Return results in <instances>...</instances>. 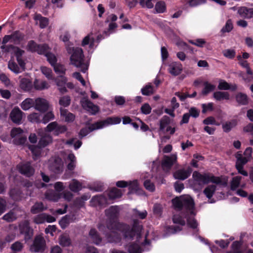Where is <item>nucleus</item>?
I'll use <instances>...</instances> for the list:
<instances>
[{"label": "nucleus", "mask_w": 253, "mask_h": 253, "mask_svg": "<svg viewBox=\"0 0 253 253\" xmlns=\"http://www.w3.org/2000/svg\"><path fill=\"white\" fill-rule=\"evenodd\" d=\"M119 211L117 206H112L106 210V215L109 221L107 222V227L101 224H99V230L104 233L108 241L111 243L120 242L121 233L123 234L126 239H131L135 234L137 237H139L142 228V225L137 221H135L131 230H130L128 225L118 222L117 218Z\"/></svg>", "instance_id": "f257e3e1"}, {"label": "nucleus", "mask_w": 253, "mask_h": 253, "mask_svg": "<svg viewBox=\"0 0 253 253\" xmlns=\"http://www.w3.org/2000/svg\"><path fill=\"white\" fill-rule=\"evenodd\" d=\"M0 48L3 52H11L13 56L8 63V68L15 74H18L26 70L27 59L24 56L25 53L24 50L19 47L12 44L1 45Z\"/></svg>", "instance_id": "f03ea898"}, {"label": "nucleus", "mask_w": 253, "mask_h": 253, "mask_svg": "<svg viewBox=\"0 0 253 253\" xmlns=\"http://www.w3.org/2000/svg\"><path fill=\"white\" fill-rule=\"evenodd\" d=\"M70 35L68 33L66 32L64 35H61L60 37V39L65 43L67 46V50L70 54H72L70 60L72 64L77 67L81 68V71L83 73H85L88 69V65L84 62V55L83 50L80 47H72L68 45L67 42L69 40Z\"/></svg>", "instance_id": "7ed1b4c3"}, {"label": "nucleus", "mask_w": 253, "mask_h": 253, "mask_svg": "<svg viewBox=\"0 0 253 253\" xmlns=\"http://www.w3.org/2000/svg\"><path fill=\"white\" fill-rule=\"evenodd\" d=\"M195 184L202 187L204 184L211 182L221 186H226L227 185V179L223 177L215 176L212 174L205 173L201 174L195 171L192 175Z\"/></svg>", "instance_id": "20e7f679"}, {"label": "nucleus", "mask_w": 253, "mask_h": 253, "mask_svg": "<svg viewBox=\"0 0 253 253\" xmlns=\"http://www.w3.org/2000/svg\"><path fill=\"white\" fill-rule=\"evenodd\" d=\"M121 121V119L119 117H109L103 121L98 122L91 125L88 127L82 129L79 134L83 137L94 130L100 129L109 125L119 124Z\"/></svg>", "instance_id": "39448f33"}, {"label": "nucleus", "mask_w": 253, "mask_h": 253, "mask_svg": "<svg viewBox=\"0 0 253 253\" xmlns=\"http://www.w3.org/2000/svg\"><path fill=\"white\" fill-rule=\"evenodd\" d=\"M172 204L174 207L177 209H186L187 211V213H190L191 216L195 214L194 211V201L189 196L186 195L176 198L172 200Z\"/></svg>", "instance_id": "423d86ee"}, {"label": "nucleus", "mask_w": 253, "mask_h": 253, "mask_svg": "<svg viewBox=\"0 0 253 253\" xmlns=\"http://www.w3.org/2000/svg\"><path fill=\"white\" fill-rule=\"evenodd\" d=\"M252 151L253 149L251 147H248L244 152V156L239 153L236 155L237 159L236 168L239 173L245 176H247L248 173L243 169V166L251 159Z\"/></svg>", "instance_id": "0eeeda50"}, {"label": "nucleus", "mask_w": 253, "mask_h": 253, "mask_svg": "<svg viewBox=\"0 0 253 253\" xmlns=\"http://www.w3.org/2000/svg\"><path fill=\"white\" fill-rule=\"evenodd\" d=\"M52 139L49 134H45L42 136L38 143V146L29 147L34 157H38L41 154V149L44 148L52 142Z\"/></svg>", "instance_id": "6e6552de"}, {"label": "nucleus", "mask_w": 253, "mask_h": 253, "mask_svg": "<svg viewBox=\"0 0 253 253\" xmlns=\"http://www.w3.org/2000/svg\"><path fill=\"white\" fill-rule=\"evenodd\" d=\"M26 49L32 52H37L39 54H43L49 49L48 46L46 44H38L34 41L28 42Z\"/></svg>", "instance_id": "1a4fd4ad"}, {"label": "nucleus", "mask_w": 253, "mask_h": 253, "mask_svg": "<svg viewBox=\"0 0 253 253\" xmlns=\"http://www.w3.org/2000/svg\"><path fill=\"white\" fill-rule=\"evenodd\" d=\"M10 136L14 139V143L17 145L24 144L27 140L26 137L24 135L23 130L19 127L13 128L11 130Z\"/></svg>", "instance_id": "9d476101"}, {"label": "nucleus", "mask_w": 253, "mask_h": 253, "mask_svg": "<svg viewBox=\"0 0 253 253\" xmlns=\"http://www.w3.org/2000/svg\"><path fill=\"white\" fill-rule=\"evenodd\" d=\"M80 103L82 107L91 115H95L99 111L98 107L91 102L87 97H83Z\"/></svg>", "instance_id": "9b49d317"}, {"label": "nucleus", "mask_w": 253, "mask_h": 253, "mask_svg": "<svg viewBox=\"0 0 253 253\" xmlns=\"http://www.w3.org/2000/svg\"><path fill=\"white\" fill-rule=\"evenodd\" d=\"M47 165L49 169L55 173L62 171L63 162L60 158H52L48 161Z\"/></svg>", "instance_id": "f8f14e48"}, {"label": "nucleus", "mask_w": 253, "mask_h": 253, "mask_svg": "<svg viewBox=\"0 0 253 253\" xmlns=\"http://www.w3.org/2000/svg\"><path fill=\"white\" fill-rule=\"evenodd\" d=\"M45 245V240L41 235L35 237L33 245L30 247V251L33 252H39L44 250Z\"/></svg>", "instance_id": "ddd939ff"}, {"label": "nucleus", "mask_w": 253, "mask_h": 253, "mask_svg": "<svg viewBox=\"0 0 253 253\" xmlns=\"http://www.w3.org/2000/svg\"><path fill=\"white\" fill-rule=\"evenodd\" d=\"M49 103L45 99L39 97L35 99L34 108L41 113L48 111L49 110Z\"/></svg>", "instance_id": "4468645a"}, {"label": "nucleus", "mask_w": 253, "mask_h": 253, "mask_svg": "<svg viewBox=\"0 0 253 253\" xmlns=\"http://www.w3.org/2000/svg\"><path fill=\"white\" fill-rule=\"evenodd\" d=\"M177 156L172 154L170 156H165L162 162V167L164 170L168 171L171 166L175 163Z\"/></svg>", "instance_id": "2eb2a0df"}, {"label": "nucleus", "mask_w": 253, "mask_h": 253, "mask_svg": "<svg viewBox=\"0 0 253 253\" xmlns=\"http://www.w3.org/2000/svg\"><path fill=\"white\" fill-rule=\"evenodd\" d=\"M46 131H54V134L58 135L62 133L66 130V127L64 126H60L56 122H53L49 124L45 128Z\"/></svg>", "instance_id": "dca6fc26"}, {"label": "nucleus", "mask_w": 253, "mask_h": 253, "mask_svg": "<svg viewBox=\"0 0 253 253\" xmlns=\"http://www.w3.org/2000/svg\"><path fill=\"white\" fill-rule=\"evenodd\" d=\"M19 229L21 233L25 234V240L30 239L33 236V230L30 228L28 221H25L21 223L19 225Z\"/></svg>", "instance_id": "f3484780"}, {"label": "nucleus", "mask_w": 253, "mask_h": 253, "mask_svg": "<svg viewBox=\"0 0 253 253\" xmlns=\"http://www.w3.org/2000/svg\"><path fill=\"white\" fill-rule=\"evenodd\" d=\"M22 114L23 112L18 107H15L10 112V118L13 123L19 124L21 122Z\"/></svg>", "instance_id": "a211bd4d"}, {"label": "nucleus", "mask_w": 253, "mask_h": 253, "mask_svg": "<svg viewBox=\"0 0 253 253\" xmlns=\"http://www.w3.org/2000/svg\"><path fill=\"white\" fill-rule=\"evenodd\" d=\"M58 90L62 93H64L67 91L66 88V84L67 82V78L63 76H60L55 79L54 80Z\"/></svg>", "instance_id": "6ab92c4d"}, {"label": "nucleus", "mask_w": 253, "mask_h": 253, "mask_svg": "<svg viewBox=\"0 0 253 253\" xmlns=\"http://www.w3.org/2000/svg\"><path fill=\"white\" fill-rule=\"evenodd\" d=\"M18 169L22 174L28 177L32 175L34 173V169L29 163L20 165Z\"/></svg>", "instance_id": "aec40b11"}, {"label": "nucleus", "mask_w": 253, "mask_h": 253, "mask_svg": "<svg viewBox=\"0 0 253 253\" xmlns=\"http://www.w3.org/2000/svg\"><path fill=\"white\" fill-rule=\"evenodd\" d=\"M191 173L190 169H179L175 171L173 174V176L175 179L179 180H184L188 178Z\"/></svg>", "instance_id": "412c9836"}, {"label": "nucleus", "mask_w": 253, "mask_h": 253, "mask_svg": "<svg viewBox=\"0 0 253 253\" xmlns=\"http://www.w3.org/2000/svg\"><path fill=\"white\" fill-rule=\"evenodd\" d=\"M182 70V65L179 63L173 62L169 66V71L173 76H177L180 74Z\"/></svg>", "instance_id": "4be33fe9"}, {"label": "nucleus", "mask_w": 253, "mask_h": 253, "mask_svg": "<svg viewBox=\"0 0 253 253\" xmlns=\"http://www.w3.org/2000/svg\"><path fill=\"white\" fill-rule=\"evenodd\" d=\"M242 177L241 176H236L232 178V180L230 182V187L232 190H235L237 188L241 187V188H244L245 187V183H241Z\"/></svg>", "instance_id": "5701e85b"}, {"label": "nucleus", "mask_w": 253, "mask_h": 253, "mask_svg": "<svg viewBox=\"0 0 253 253\" xmlns=\"http://www.w3.org/2000/svg\"><path fill=\"white\" fill-rule=\"evenodd\" d=\"M238 13L242 17L250 18L253 16V8L241 7L238 9Z\"/></svg>", "instance_id": "b1692460"}, {"label": "nucleus", "mask_w": 253, "mask_h": 253, "mask_svg": "<svg viewBox=\"0 0 253 253\" xmlns=\"http://www.w3.org/2000/svg\"><path fill=\"white\" fill-rule=\"evenodd\" d=\"M20 87L24 91H30L32 88V82L27 78H22L20 81Z\"/></svg>", "instance_id": "393cba45"}, {"label": "nucleus", "mask_w": 253, "mask_h": 253, "mask_svg": "<svg viewBox=\"0 0 253 253\" xmlns=\"http://www.w3.org/2000/svg\"><path fill=\"white\" fill-rule=\"evenodd\" d=\"M213 97L217 101L229 100L230 95L227 92L217 91L213 93Z\"/></svg>", "instance_id": "a878e982"}, {"label": "nucleus", "mask_w": 253, "mask_h": 253, "mask_svg": "<svg viewBox=\"0 0 253 253\" xmlns=\"http://www.w3.org/2000/svg\"><path fill=\"white\" fill-rule=\"evenodd\" d=\"M60 114L61 116L67 122H72L75 120V115L69 112L66 109L61 108Z\"/></svg>", "instance_id": "bb28decb"}, {"label": "nucleus", "mask_w": 253, "mask_h": 253, "mask_svg": "<svg viewBox=\"0 0 253 253\" xmlns=\"http://www.w3.org/2000/svg\"><path fill=\"white\" fill-rule=\"evenodd\" d=\"M34 19L37 24H39L41 28H44L48 24V20L45 18L42 17L40 14H36L34 16Z\"/></svg>", "instance_id": "cd10ccee"}, {"label": "nucleus", "mask_w": 253, "mask_h": 253, "mask_svg": "<svg viewBox=\"0 0 253 253\" xmlns=\"http://www.w3.org/2000/svg\"><path fill=\"white\" fill-rule=\"evenodd\" d=\"M218 83V88L220 90H228L231 89L233 90H235L237 88L236 84H234L231 86L228 83L223 80H219Z\"/></svg>", "instance_id": "c85d7f7f"}, {"label": "nucleus", "mask_w": 253, "mask_h": 253, "mask_svg": "<svg viewBox=\"0 0 253 253\" xmlns=\"http://www.w3.org/2000/svg\"><path fill=\"white\" fill-rule=\"evenodd\" d=\"M35 100L27 98L23 100L20 104L21 108L25 111L28 110L32 107H34Z\"/></svg>", "instance_id": "c756f323"}, {"label": "nucleus", "mask_w": 253, "mask_h": 253, "mask_svg": "<svg viewBox=\"0 0 253 253\" xmlns=\"http://www.w3.org/2000/svg\"><path fill=\"white\" fill-rule=\"evenodd\" d=\"M235 99L237 102L240 105H245L248 103V97L245 93H238L235 96Z\"/></svg>", "instance_id": "7c9ffc66"}, {"label": "nucleus", "mask_w": 253, "mask_h": 253, "mask_svg": "<svg viewBox=\"0 0 253 253\" xmlns=\"http://www.w3.org/2000/svg\"><path fill=\"white\" fill-rule=\"evenodd\" d=\"M34 85L35 89L40 90L47 89L49 87V85L46 82L40 81L37 79L35 80L34 82Z\"/></svg>", "instance_id": "2f4dec72"}, {"label": "nucleus", "mask_w": 253, "mask_h": 253, "mask_svg": "<svg viewBox=\"0 0 253 253\" xmlns=\"http://www.w3.org/2000/svg\"><path fill=\"white\" fill-rule=\"evenodd\" d=\"M215 88V85L208 82L204 83V88L202 90V94L203 95H207L209 93L213 91Z\"/></svg>", "instance_id": "473e14b6"}, {"label": "nucleus", "mask_w": 253, "mask_h": 253, "mask_svg": "<svg viewBox=\"0 0 253 253\" xmlns=\"http://www.w3.org/2000/svg\"><path fill=\"white\" fill-rule=\"evenodd\" d=\"M237 125V121L236 120H232L228 122H226L222 124V128L225 132L230 131L232 128L234 127Z\"/></svg>", "instance_id": "72a5a7b5"}, {"label": "nucleus", "mask_w": 253, "mask_h": 253, "mask_svg": "<svg viewBox=\"0 0 253 253\" xmlns=\"http://www.w3.org/2000/svg\"><path fill=\"white\" fill-rule=\"evenodd\" d=\"M12 38V42L14 44H19L23 40L24 36L18 31H15L10 35Z\"/></svg>", "instance_id": "f704fd0d"}, {"label": "nucleus", "mask_w": 253, "mask_h": 253, "mask_svg": "<svg viewBox=\"0 0 253 253\" xmlns=\"http://www.w3.org/2000/svg\"><path fill=\"white\" fill-rule=\"evenodd\" d=\"M47 209L46 207H44L42 202L36 203L31 208V211L33 214H36L42 211Z\"/></svg>", "instance_id": "c9c22d12"}, {"label": "nucleus", "mask_w": 253, "mask_h": 253, "mask_svg": "<svg viewBox=\"0 0 253 253\" xmlns=\"http://www.w3.org/2000/svg\"><path fill=\"white\" fill-rule=\"evenodd\" d=\"M21 191L18 188H15L10 190L9 195L15 201H19L21 199Z\"/></svg>", "instance_id": "e433bc0d"}, {"label": "nucleus", "mask_w": 253, "mask_h": 253, "mask_svg": "<svg viewBox=\"0 0 253 253\" xmlns=\"http://www.w3.org/2000/svg\"><path fill=\"white\" fill-rule=\"evenodd\" d=\"M42 115L38 113H32L28 116V120L32 123H39L42 122Z\"/></svg>", "instance_id": "4c0bfd02"}, {"label": "nucleus", "mask_w": 253, "mask_h": 253, "mask_svg": "<svg viewBox=\"0 0 253 253\" xmlns=\"http://www.w3.org/2000/svg\"><path fill=\"white\" fill-rule=\"evenodd\" d=\"M89 235L92 242L98 245L101 243V238H100L98 234L97 233V231L94 229H92L90 230Z\"/></svg>", "instance_id": "58836bf2"}, {"label": "nucleus", "mask_w": 253, "mask_h": 253, "mask_svg": "<svg viewBox=\"0 0 253 253\" xmlns=\"http://www.w3.org/2000/svg\"><path fill=\"white\" fill-rule=\"evenodd\" d=\"M156 12L157 13H163L166 11V4L164 1H158L155 6Z\"/></svg>", "instance_id": "ea45409f"}, {"label": "nucleus", "mask_w": 253, "mask_h": 253, "mask_svg": "<svg viewBox=\"0 0 253 253\" xmlns=\"http://www.w3.org/2000/svg\"><path fill=\"white\" fill-rule=\"evenodd\" d=\"M94 42V39L92 37V33H91L84 38L82 42V45L85 46L87 44H89L90 48H93Z\"/></svg>", "instance_id": "a19ab883"}, {"label": "nucleus", "mask_w": 253, "mask_h": 253, "mask_svg": "<svg viewBox=\"0 0 253 253\" xmlns=\"http://www.w3.org/2000/svg\"><path fill=\"white\" fill-rule=\"evenodd\" d=\"M169 124V118L167 117H164L160 122V131L165 133V129Z\"/></svg>", "instance_id": "79ce46f5"}, {"label": "nucleus", "mask_w": 253, "mask_h": 253, "mask_svg": "<svg viewBox=\"0 0 253 253\" xmlns=\"http://www.w3.org/2000/svg\"><path fill=\"white\" fill-rule=\"evenodd\" d=\"M122 195V193L120 190L114 188L110 191L108 196L110 199H114L121 197Z\"/></svg>", "instance_id": "37998d69"}, {"label": "nucleus", "mask_w": 253, "mask_h": 253, "mask_svg": "<svg viewBox=\"0 0 253 253\" xmlns=\"http://www.w3.org/2000/svg\"><path fill=\"white\" fill-rule=\"evenodd\" d=\"M70 189L73 192H78L81 190L82 184L76 179H73L71 183L69 184Z\"/></svg>", "instance_id": "c03bdc74"}, {"label": "nucleus", "mask_w": 253, "mask_h": 253, "mask_svg": "<svg viewBox=\"0 0 253 253\" xmlns=\"http://www.w3.org/2000/svg\"><path fill=\"white\" fill-rule=\"evenodd\" d=\"M45 198L50 201H56L60 198V196L55 193L53 191H49L45 193Z\"/></svg>", "instance_id": "a18cd8bd"}, {"label": "nucleus", "mask_w": 253, "mask_h": 253, "mask_svg": "<svg viewBox=\"0 0 253 253\" xmlns=\"http://www.w3.org/2000/svg\"><path fill=\"white\" fill-rule=\"evenodd\" d=\"M216 190V187L214 185H210L205 188L204 193L209 199L212 197L213 193Z\"/></svg>", "instance_id": "49530a36"}, {"label": "nucleus", "mask_w": 253, "mask_h": 253, "mask_svg": "<svg viewBox=\"0 0 253 253\" xmlns=\"http://www.w3.org/2000/svg\"><path fill=\"white\" fill-rule=\"evenodd\" d=\"M59 244L62 246H69L71 244V240L67 235H62L60 236Z\"/></svg>", "instance_id": "de8ad7c7"}, {"label": "nucleus", "mask_w": 253, "mask_h": 253, "mask_svg": "<svg viewBox=\"0 0 253 253\" xmlns=\"http://www.w3.org/2000/svg\"><path fill=\"white\" fill-rule=\"evenodd\" d=\"M41 71L47 79L52 80L53 79L52 72L50 68L45 66H42L41 67Z\"/></svg>", "instance_id": "09e8293b"}, {"label": "nucleus", "mask_w": 253, "mask_h": 253, "mask_svg": "<svg viewBox=\"0 0 253 253\" xmlns=\"http://www.w3.org/2000/svg\"><path fill=\"white\" fill-rule=\"evenodd\" d=\"M49 49L44 54L46 56L47 60L52 66L56 65L57 62L56 57L51 53H48Z\"/></svg>", "instance_id": "8fccbe9b"}, {"label": "nucleus", "mask_w": 253, "mask_h": 253, "mask_svg": "<svg viewBox=\"0 0 253 253\" xmlns=\"http://www.w3.org/2000/svg\"><path fill=\"white\" fill-rule=\"evenodd\" d=\"M68 160L70 162L68 164L67 168L69 170H73L76 166V157L74 155L70 154L68 156Z\"/></svg>", "instance_id": "3c124183"}, {"label": "nucleus", "mask_w": 253, "mask_h": 253, "mask_svg": "<svg viewBox=\"0 0 253 253\" xmlns=\"http://www.w3.org/2000/svg\"><path fill=\"white\" fill-rule=\"evenodd\" d=\"M241 244L239 242H234L232 245L231 250L230 252L227 253H242L240 250V246Z\"/></svg>", "instance_id": "603ef678"}, {"label": "nucleus", "mask_w": 253, "mask_h": 253, "mask_svg": "<svg viewBox=\"0 0 253 253\" xmlns=\"http://www.w3.org/2000/svg\"><path fill=\"white\" fill-rule=\"evenodd\" d=\"M42 122L45 124L49 122L50 120L54 119V115L51 111H49L46 113L44 116H42Z\"/></svg>", "instance_id": "864d4df0"}, {"label": "nucleus", "mask_w": 253, "mask_h": 253, "mask_svg": "<svg viewBox=\"0 0 253 253\" xmlns=\"http://www.w3.org/2000/svg\"><path fill=\"white\" fill-rule=\"evenodd\" d=\"M154 92L153 87L150 84H147L141 89V92L144 95H150L153 94Z\"/></svg>", "instance_id": "5fc2aeb1"}, {"label": "nucleus", "mask_w": 253, "mask_h": 253, "mask_svg": "<svg viewBox=\"0 0 253 253\" xmlns=\"http://www.w3.org/2000/svg\"><path fill=\"white\" fill-rule=\"evenodd\" d=\"M128 251L129 253H140L141 248L138 244H133L129 246Z\"/></svg>", "instance_id": "6e6d98bb"}, {"label": "nucleus", "mask_w": 253, "mask_h": 253, "mask_svg": "<svg viewBox=\"0 0 253 253\" xmlns=\"http://www.w3.org/2000/svg\"><path fill=\"white\" fill-rule=\"evenodd\" d=\"M140 5L143 8H152L154 6L153 0H139Z\"/></svg>", "instance_id": "4d7b16f0"}, {"label": "nucleus", "mask_w": 253, "mask_h": 253, "mask_svg": "<svg viewBox=\"0 0 253 253\" xmlns=\"http://www.w3.org/2000/svg\"><path fill=\"white\" fill-rule=\"evenodd\" d=\"M247 75H242L243 80L247 83H249L253 81V71L251 69H248V71H246Z\"/></svg>", "instance_id": "13d9d810"}, {"label": "nucleus", "mask_w": 253, "mask_h": 253, "mask_svg": "<svg viewBox=\"0 0 253 253\" xmlns=\"http://www.w3.org/2000/svg\"><path fill=\"white\" fill-rule=\"evenodd\" d=\"M2 219L7 222H12L16 219V216L13 211H10L4 215Z\"/></svg>", "instance_id": "bf43d9fd"}, {"label": "nucleus", "mask_w": 253, "mask_h": 253, "mask_svg": "<svg viewBox=\"0 0 253 253\" xmlns=\"http://www.w3.org/2000/svg\"><path fill=\"white\" fill-rule=\"evenodd\" d=\"M71 102L70 97L68 96H64L61 97L59 101V103L60 105L64 107L68 106Z\"/></svg>", "instance_id": "052dcab7"}, {"label": "nucleus", "mask_w": 253, "mask_h": 253, "mask_svg": "<svg viewBox=\"0 0 253 253\" xmlns=\"http://www.w3.org/2000/svg\"><path fill=\"white\" fill-rule=\"evenodd\" d=\"M223 55L227 58L232 59L236 55V52L234 49H228L223 51Z\"/></svg>", "instance_id": "680f3d73"}, {"label": "nucleus", "mask_w": 253, "mask_h": 253, "mask_svg": "<svg viewBox=\"0 0 253 253\" xmlns=\"http://www.w3.org/2000/svg\"><path fill=\"white\" fill-rule=\"evenodd\" d=\"M147 215L146 211L144 210L142 211H139L136 209L133 210V215L140 219H144Z\"/></svg>", "instance_id": "e2e57ef3"}, {"label": "nucleus", "mask_w": 253, "mask_h": 253, "mask_svg": "<svg viewBox=\"0 0 253 253\" xmlns=\"http://www.w3.org/2000/svg\"><path fill=\"white\" fill-rule=\"evenodd\" d=\"M23 248V245L20 242L17 241L11 245V249L14 252H20Z\"/></svg>", "instance_id": "0e129e2a"}, {"label": "nucleus", "mask_w": 253, "mask_h": 253, "mask_svg": "<svg viewBox=\"0 0 253 253\" xmlns=\"http://www.w3.org/2000/svg\"><path fill=\"white\" fill-rule=\"evenodd\" d=\"M53 67H54V71L56 74H65L66 69L63 65L61 64H56Z\"/></svg>", "instance_id": "69168bd1"}, {"label": "nucleus", "mask_w": 253, "mask_h": 253, "mask_svg": "<svg viewBox=\"0 0 253 253\" xmlns=\"http://www.w3.org/2000/svg\"><path fill=\"white\" fill-rule=\"evenodd\" d=\"M187 224L191 228H196L198 225L197 221L195 219V218L192 216H190L187 217Z\"/></svg>", "instance_id": "338daca9"}, {"label": "nucleus", "mask_w": 253, "mask_h": 253, "mask_svg": "<svg viewBox=\"0 0 253 253\" xmlns=\"http://www.w3.org/2000/svg\"><path fill=\"white\" fill-rule=\"evenodd\" d=\"M233 28L232 21L229 19L227 21L226 24L224 27L222 28L221 31L223 32H229Z\"/></svg>", "instance_id": "774afa93"}]
</instances>
